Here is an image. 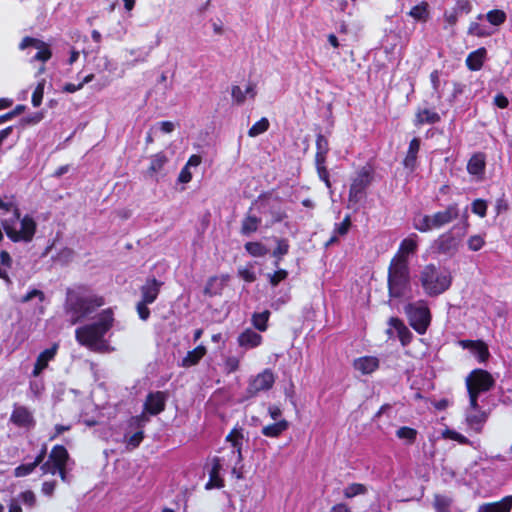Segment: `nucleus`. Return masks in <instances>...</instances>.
<instances>
[{
	"instance_id": "obj_2",
	"label": "nucleus",
	"mask_w": 512,
	"mask_h": 512,
	"mask_svg": "<svg viewBox=\"0 0 512 512\" xmlns=\"http://www.w3.org/2000/svg\"><path fill=\"white\" fill-rule=\"evenodd\" d=\"M388 294L391 298L400 299L411 291L409 262L401 255H394L388 267Z\"/></svg>"
},
{
	"instance_id": "obj_44",
	"label": "nucleus",
	"mask_w": 512,
	"mask_h": 512,
	"mask_svg": "<svg viewBox=\"0 0 512 512\" xmlns=\"http://www.w3.org/2000/svg\"><path fill=\"white\" fill-rule=\"evenodd\" d=\"M351 226V216L347 214L340 223H335L333 233L339 237H344L349 233Z\"/></svg>"
},
{
	"instance_id": "obj_51",
	"label": "nucleus",
	"mask_w": 512,
	"mask_h": 512,
	"mask_svg": "<svg viewBox=\"0 0 512 512\" xmlns=\"http://www.w3.org/2000/svg\"><path fill=\"white\" fill-rule=\"evenodd\" d=\"M148 420L149 419L145 416L144 413L137 416H132L128 420V427L131 429H136L137 431H144V426Z\"/></svg>"
},
{
	"instance_id": "obj_50",
	"label": "nucleus",
	"mask_w": 512,
	"mask_h": 512,
	"mask_svg": "<svg viewBox=\"0 0 512 512\" xmlns=\"http://www.w3.org/2000/svg\"><path fill=\"white\" fill-rule=\"evenodd\" d=\"M468 34L477 37H488L492 34L486 27L480 25L478 22H471L468 27Z\"/></svg>"
},
{
	"instance_id": "obj_11",
	"label": "nucleus",
	"mask_w": 512,
	"mask_h": 512,
	"mask_svg": "<svg viewBox=\"0 0 512 512\" xmlns=\"http://www.w3.org/2000/svg\"><path fill=\"white\" fill-rule=\"evenodd\" d=\"M70 455L65 446L56 444L52 447L46 461L42 462L40 470L43 474H48L50 470L60 469L67 466Z\"/></svg>"
},
{
	"instance_id": "obj_27",
	"label": "nucleus",
	"mask_w": 512,
	"mask_h": 512,
	"mask_svg": "<svg viewBox=\"0 0 512 512\" xmlns=\"http://www.w3.org/2000/svg\"><path fill=\"white\" fill-rule=\"evenodd\" d=\"M263 337L252 329H246L238 336V344L245 348H256L261 345Z\"/></svg>"
},
{
	"instance_id": "obj_34",
	"label": "nucleus",
	"mask_w": 512,
	"mask_h": 512,
	"mask_svg": "<svg viewBox=\"0 0 512 512\" xmlns=\"http://www.w3.org/2000/svg\"><path fill=\"white\" fill-rule=\"evenodd\" d=\"M429 5L427 2L422 1L421 3L413 6L409 11L411 16L416 21L426 22L429 19Z\"/></svg>"
},
{
	"instance_id": "obj_46",
	"label": "nucleus",
	"mask_w": 512,
	"mask_h": 512,
	"mask_svg": "<svg viewBox=\"0 0 512 512\" xmlns=\"http://www.w3.org/2000/svg\"><path fill=\"white\" fill-rule=\"evenodd\" d=\"M245 250L253 257H263L267 254V248L260 242H247Z\"/></svg>"
},
{
	"instance_id": "obj_38",
	"label": "nucleus",
	"mask_w": 512,
	"mask_h": 512,
	"mask_svg": "<svg viewBox=\"0 0 512 512\" xmlns=\"http://www.w3.org/2000/svg\"><path fill=\"white\" fill-rule=\"evenodd\" d=\"M242 428L234 427L229 434L226 436V441L230 442L234 449H236L239 457L242 456V440H243Z\"/></svg>"
},
{
	"instance_id": "obj_31",
	"label": "nucleus",
	"mask_w": 512,
	"mask_h": 512,
	"mask_svg": "<svg viewBox=\"0 0 512 512\" xmlns=\"http://www.w3.org/2000/svg\"><path fill=\"white\" fill-rule=\"evenodd\" d=\"M417 248H418V235L416 233H411L408 237L404 238L401 241L396 255H401L404 258L408 259V255L416 252Z\"/></svg>"
},
{
	"instance_id": "obj_29",
	"label": "nucleus",
	"mask_w": 512,
	"mask_h": 512,
	"mask_svg": "<svg viewBox=\"0 0 512 512\" xmlns=\"http://www.w3.org/2000/svg\"><path fill=\"white\" fill-rule=\"evenodd\" d=\"M290 424L286 419H280L272 424H268L261 429V433L265 437L278 438L286 430H288Z\"/></svg>"
},
{
	"instance_id": "obj_1",
	"label": "nucleus",
	"mask_w": 512,
	"mask_h": 512,
	"mask_svg": "<svg viewBox=\"0 0 512 512\" xmlns=\"http://www.w3.org/2000/svg\"><path fill=\"white\" fill-rule=\"evenodd\" d=\"M104 304V298L91 293L86 286H79L77 290H69L67 293L66 309L73 315V323L84 319Z\"/></svg>"
},
{
	"instance_id": "obj_25",
	"label": "nucleus",
	"mask_w": 512,
	"mask_h": 512,
	"mask_svg": "<svg viewBox=\"0 0 512 512\" xmlns=\"http://www.w3.org/2000/svg\"><path fill=\"white\" fill-rule=\"evenodd\" d=\"M421 140L418 137H414L410 142L406 152V155L402 161L405 168L411 171L415 170L417 165L418 153L420 150Z\"/></svg>"
},
{
	"instance_id": "obj_6",
	"label": "nucleus",
	"mask_w": 512,
	"mask_h": 512,
	"mask_svg": "<svg viewBox=\"0 0 512 512\" xmlns=\"http://www.w3.org/2000/svg\"><path fill=\"white\" fill-rule=\"evenodd\" d=\"M374 174V168L367 164L357 170L355 175L351 177L348 193L350 205L355 206L366 199L367 190L374 181Z\"/></svg>"
},
{
	"instance_id": "obj_57",
	"label": "nucleus",
	"mask_w": 512,
	"mask_h": 512,
	"mask_svg": "<svg viewBox=\"0 0 512 512\" xmlns=\"http://www.w3.org/2000/svg\"><path fill=\"white\" fill-rule=\"evenodd\" d=\"M288 277V271L285 269H278L274 273L269 274V283L276 287L280 282L284 281Z\"/></svg>"
},
{
	"instance_id": "obj_15",
	"label": "nucleus",
	"mask_w": 512,
	"mask_h": 512,
	"mask_svg": "<svg viewBox=\"0 0 512 512\" xmlns=\"http://www.w3.org/2000/svg\"><path fill=\"white\" fill-rule=\"evenodd\" d=\"M167 395L163 391L149 392L144 402V411L155 416L162 413L166 407Z\"/></svg>"
},
{
	"instance_id": "obj_60",
	"label": "nucleus",
	"mask_w": 512,
	"mask_h": 512,
	"mask_svg": "<svg viewBox=\"0 0 512 512\" xmlns=\"http://www.w3.org/2000/svg\"><path fill=\"white\" fill-rule=\"evenodd\" d=\"M143 439H144V431H136L134 434H132L127 439V442H126L127 448L132 450V449L139 447V445L141 444Z\"/></svg>"
},
{
	"instance_id": "obj_32",
	"label": "nucleus",
	"mask_w": 512,
	"mask_h": 512,
	"mask_svg": "<svg viewBox=\"0 0 512 512\" xmlns=\"http://www.w3.org/2000/svg\"><path fill=\"white\" fill-rule=\"evenodd\" d=\"M512 509V496H507L501 501L485 504L482 512H510Z\"/></svg>"
},
{
	"instance_id": "obj_61",
	"label": "nucleus",
	"mask_w": 512,
	"mask_h": 512,
	"mask_svg": "<svg viewBox=\"0 0 512 512\" xmlns=\"http://www.w3.org/2000/svg\"><path fill=\"white\" fill-rule=\"evenodd\" d=\"M19 498L27 507H34L36 504V496L32 490H26L19 494Z\"/></svg>"
},
{
	"instance_id": "obj_63",
	"label": "nucleus",
	"mask_w": 512,
	"mask_h": 512,
	"mask_svg": "<svg viewBox=\"0 0 512 512\" xmlns=\"http://www.w3.org/2000/svg\"><path fill=\"white\" fill-rule=\"evenodd\" d=\"M231 95L233 100L238 104H243L246 100V93L238 85H233L231 88Z\"/></svg>"
},
{
	"instance_id": "obj_30",
	"label": "nucleus",
	"mask_w": 512,
	"mask_h": 512,
	"mask_svg": "<svg viewBox=\"0 0 512 512\" xmlns=\"http://www.w3.org/2000/svg\"><path fill=\"white\" fill-rule=\"evenodd\" d=\"M206 353V347L203 345H198L193 350L187 352L180 365L185 368L195 366L206 355Z\"/></svg>"
},
{
	"instance_id": "obj_10",
	"label": "nucleus",
	"mask_w": 512,
	"mask_h": 512,
	"mask_svg": "<svg viewBox=\"0 0 512 512\" xmlns=\"http://www.w3.org/2000/svg\"><path fill=\"white\" fill-rule=\"evenodd\" d=\"M465 384L468 393L480 395L495 386V379L487 370L476 368L468 374Z\"/></svg>"
},
{
	"instance_id": "obj_33",
	"label": "nucleus",
	"mask_w": 512,
	"mask_h": 512,
	"mask_svg": "<svg viewBox=\"0 0 512 512\" xmlns=\"http://www.w3.org/2000/svg\"><path fill=\"white\" fill-rule=\"evenodd\" d=\"M290 248L289 241L286 238L276 239V247L272 252V256L276 259L274 266L278 267L283 257L288 254Z\"/></svg>"
},
{
	"instance_id": "obj_35",
	"label": "nucleus",
	"mask_w": 512,
	"mask_h": 512,
	"mask_svg": "<svg viewBox=\"0 0 512 512\" xmlns=\"http://www.w3.org/2000/svg\"><path fill=\"white\" fill-rule=\"evenodd\" d=\"M261 219L254 215H246L242 220L241 234L250 235L258 230Z\"/></svg>"
},
{
	"instance_id": "obj_26",
	"label": "nucleus",
	"mask_w": 512,
	"mask_h": 512,
	"mask_svg": "<svg viewBox=\"0 0 512 512\" xmlns=\"http://www.w3.org/2000/svg\"><path fill=\"white\" fill-rule=\"evenodd\" d=\"M486 168V156L483 152L474 153L467 163V171L473 176H483Z\"/></svg>"
},
{
	"instance_id": "obj_8",
	"label": "nucleus",
	"mask_w": 512,
	"mask_h": 512,
	"mask_svg": "<svg viewBox=\"0 0 512 512\" xmlns=\"http://www.w3.org/2000/svg\"><path fill=\"white\" fill-rule=\"evenodd\" d=\"M274 383L275 375L273 371L269 368L264 369L262 372L249 379L247 388L239 399V402L243 403L249 401L257 397L261 392L269 391L274 386Z\"/></svg>"
},
{
	"instance_id": "obj_4",
	"label": "nucleus",
	"mask_w": 512,
	"mask_h": 512,
	"mask_svg": "<svg viewBox=\"0 0 512 512\" xmlns=\"http://www.w3.org/2000/svg\"><path fill=\"white\" fill-rule=\"evenodd\" d=\"M468 227L469 222L466 216L461 226H452L433 241L431 246L433 253L450 258L454 257L458 253L463 238L467 234Z\"/></svg>"
},
{
	"instance_id": "obj_39",
	"label": "nucleus",
	"mask_w": 512,
	"mask_h": 512,
	"mask_svg": "<svg viewBox=\"0 0 512 512\" xmlns=\"http://www.w3.org/2000/svg\"><path fill=\"white\" fill-rule=\"evenodd\" d=\"M168 162V158L164 152H158L152 156L150 165L148 167V172L150 174H155L160 172L165 164Z\"/></svg>"
},
{
	"instance_id": "obj_16",
	"label": "nucleus",
	"mask_w": 512,
	"mask_h": 512,
	"mask_svg": "<svg viewBox=\"0 0 512 512\" xmlns=\"http://www.w3.org/2000/svg\"><path fill=\"white\" fill-rule=\"evenodd\" d=\"M471 11L472 3L470 0H456L455 6L444 12V21L448 26L453 27L457 24L459 16L469 14Z\"/></svg>"
},
{
	"instance_id": "obj_19",
	"label": "nucleus",
	"mask_w": 512,
	"mask_h": 512,
	"mask_svg": "<svg viewBox=\"0 0 512 512\" xmlns=\"http://www.w3.org/2000/svg\"><path fill=\"white\" fill-rule=\"evenodd\" d=\"M46 455H47V445L43 444L41 446L39 453L36 455L34 461L31 463H24V464L18 465L13 471L14 476L20 478V477H25V476L30 475L31 473L34 472V470L36 469L37 466L42 465V462L44 461Z\"/></svg>"
},
{
	"instance_id": "obj_49",
	"label": "nucleus",
	"mask_w": 512,
	"mask_h": 512,
	"mask_svg": "<svg viewBox=\"0 0 512 512\" xmlns=\"http://www.w3.org/2000/svg\"><path fill=\"white\" fill-rule=\"evenodd\" d=\"M325 164H326V160H323V161L316 160L315 161L318 177L320 178V180H322L325 183L327 188H331L330 175H329V171Z\"/></svg>"
},
{
	"instance_id": "obj_20",
	"label": "nucleus",
	"mask_w": 512,
	"mask_h": 512,
	"mask_svg": "<svg viewBox=\"0 0 512 512\" xmlns=\"http://www.w3.org/2000/svg\"><path fill=\"white\" fill-rule=\"evenodd\" d=\"M488 413L485 411L467 412L465 416V424L467 431L480 434L487 422Z\"/></svg>"
},
{
	"instance_id": "obj_28",
	"label": "nucleus",
	"mask_w": 512,
	"mask_h": 512,
	"mask_svg": "<svg viewBox=\"0 0 512 512\" xmlns=\"http://www.w3.org/2000/svg\"><path fill=\"white\" fill-rule=\"evenodd\" d=\"M487 56V50L480 47L477 50L468 54L466 58V66L471 71H478L483 67L484 61Z\"/></svg>"
},
{
	"instance_id": "obj_22",
	"label": "nucleus",
	"mask_w": 512,
	"mask_h": 512,
	"mask_svg": "<svg viewBox=\"0 0 512 512\" xmlns=\"http://www.w3.org/2000/svg\"><path fill=\"white\" fill-rule=\"evenodd\" d=\"M380 366V361L376 356H362L353 361V367L362 375H368L375 372Z\"/></svg>"
},
{
	"instance_id": "obj_7",
	"label": "nucleus",
	"mask_w": 512,
	"mask_h": 512,
	"mask_svg": "<svg viewBox=\"0 0 512 512\" xmlns=\"http://www.w3.org/2000/svg\"><path fill=\"white\" fill-rule=\"evenodd\" d=\"M404 312L409 325L419 334L423 335L428 330L432 315L427 301L418 300L404 306Z\"/></svg>"
},
{
	"instance_id": "obj_52",
	"label": "nucleus",
	"mask_w": 512,
	"mask_h": 512,
	"mask_svg": "<svg viewBox=\"0 0 512 512\" xmlns=\"http://www.w3.org/2000/svg\"><path fill=\"white\" fill-rule=\"evenodd\" d=\"M37 53L33 56L32 61H41L43 63L47 62L52 57V51L49 44L45 43L44 46H41L37 49Z\"/></svg>"
},
{
	"instance_id": "obj_40",
	"label": "nucleus",
	"mask_w": 512,
	"mask_h": 512,
	"mask_svg": "<svg viewBox=\"0 0 512 512\" xmlns=\"http://www.w3.org/2000/svg\"><path fill=\"white\" fill-rule=\"evenodd\" d=\"M452 498L447 495L435 494L433 506L436 512H450Z\"/></svg>"
},
{
	"instance_id": "obj_41",
	"label": "nucleus",
	"mask_w": 512,
	"mask_h": 512,
	"mask_svg": "<svg viewBox=\"0 0 512 512\" xmlns=\"http://www.w3.org/2000/svg\"><path fill=\"white\" fill-rule=\"evenodd\" d=\"M270 127L269 120L266 117H262L260 120L255 122L248 130L249 137H257L260 134L265 133Z\"/></svg>"
},
{
	"instance_id": "obj_14",
	"label": "nucleus",
	"mask_w": 512,
	"mask_h": 512,
	"mask_svg": "<svg viewBox=\"0 0 512 512\" xmlns=\"http://www.w3.org/2000/svg\"><path fill=\"white\" fill-rule=\"evenodd\" d=\"M164 282L155 278V276H149L145 282L140 286L141 301L153 304L163 287Z\"/></svg>"
},
{
	"instance_id": "obj_43",
	"label": "nucleus",
	"mask_w": 512,
	"mask_h": 512,
	"mask_svg": "<svg viewBox=\"0 0 512 512\" xmlns=\"http://www.w3.org/2000/svg\"><path fill=\"white\" fill-rule=\"evenodd\" d=\"M507 15L503 10L493 9L487 12V21L494 26H500L506 21Z\"/></svg>"
},
{
	"instance_id": "obj_21",
	"label": "nucleus",
	"mask_w": 512,
	"mask_h": 512,
	"mask_svg": "<svg viewBox=\"0 0 512 512\" xmlns=\"http://www.w3.org/2000/svg\"><path fill=\"white\" fill-rule=\"evenodd\" d=\"M441 121L440 114L432 108H417L413 124L416 127L429 124L434 125Z\"/></svg>"
},
{
	"instance_id": "obj_18",
	"label": "nucleus",
	"mask_w": 512,
	"mask_h": 512,
	"mask_svg": "<svg viewBox=\"0 0 512 512\" xmlns=\"http://www.w3.org/2000/svg\"><path fill=\"white\" fill-rule=\"evenodd\" d=\"M58 348L59 344L54 343L50 348L45 349L37 356L32 370L33 377H38L48 367L49 362L55 358Z\"/></svg>"
},
{
	"instance_id": "obj_5",
	"label": "nucleus",
	"mask_w": 512,
	"mask_h": 512,
	"mask_svg": "<svg viewBox=\"0 0 512 512\" xmlns=\"http://www.w3.org/2000/svg\"><path fill=\"white\" fill-rule=\"evenodd\" d=\"M420 282L424 292L430 297H436L447 291L452 284L449 272L440 273L436 265L427 264L420 272Z\"/></svg>"
},
{
	"instance_id": "obj_59",
	"label": "nucleus",
	"mask_w": 512,
	"mask_h": 512,
	"mask_svg": "<svg viewBox=\"0 0 512 512\" xmlns=\"http://www.w3.org/2000/svg\"><path fill=\"white\" fill-rule=\"evenodd\" d=\"M444 435L447 438H449L453 441H456L461 445H469L470 444V440L466 436H464L463 434H461L455 430L448 429V430H446Z\"/></svg>"
},
{
	"instance_id": "obj_54",
	"label": "nucleus",
	"mask_w": 512,
	"mask_h": 512,
	"mask_svg": "<svg viewBox=\"0 0 512 512\" xmlns=\"http://www.w3.org/2000/svg\"><path fill=\"white\" fill-rule=\"evenodd\" d=\"M485 243V239L481 235H472L467 240L468 249L474 252L481 250Z\"/></svg>"
},
{
	"instance_id": "obj_42",
	"label": "nucleus",
	"mask_w": 512,
	"mask_h": 512,
	"mask_svg": "<svg viewBox=\"0 0 512 512\" xmlns=\"http://www.w3.org/2000/svg\"><path fill=\"white\" fill-rule=\"evenodd\" d=\"M367 493V488L361 483L349 484L344 490L343 495L345 498L350 499L358 495H364Z\"/></svg>"
},
{
	"instance_id": "obj_55",
	"label": "nucleus",
	"mask_w": 512,
	"mask_h": 512,
	"mask_svg": "<svg viewBox=\"0 0 512 512\" xmlns=\"http://www.w3.org/2000/svg\"><path fill=\"white\" fill-rule=\"evenodd\" d=\"M471 210L474 214L483 218L487 214V203L483 199H475L471 204Z\"/></svg>"
},
{
	"instance_id": "obj_47",
	"label": "nucleus",
	"mask_w": 512,
	"mask_h": 512,
	"mask_svg": "<svg viewBox=\"0 0 512 512\" xmlns=\"http://www.w3.org/2000/svg\"><path fill=\"white\" fill-rule=\"evenodd\" d=\"M417 430L408 426H402L396 431V436L407 440L408 444H413L417 438Z\"/></svg>"
},
{
	"instance_id": "obj_56",
	"label": "nucleus",
	"mask_w": 512,
	"mask_h": 512,
	"mask_svg": "<svg viewBox=\"0 0 512 512\" xmlns=\"http://www.w3.org/2000/svg\"><path fill=\"white\" fill-rule=\"evenodd\" d=\"M46 42L38 39V38H34V37H30V36H26L22 39V41L20 42L19 44V48L21 50H24L28 47H34L36 49H39L41 46H44Z\"/></svg>"
},
{
	"instance_id": "obj_64",
	"label": "nucleus",
	"mask_w": 512,
	"mask_h": 512,
	"mask_svg": "<svg viewBox=\"0 0 512 512\" xmlns=\"http://www.w3.org/2000/svg\"><path fill=\"white\" fill-rule=\"evenodd\" d=\"M240 361L235 356H230L226 358L224 362L225 370L227 373H233L236 372L239 369Z\"/></svg>"
},
{
	"instance_id": "obj_23",
	"label": "nucleus",
	"mask_w": 512,
	"mask_h": 512,
	"mask_svg": "<svg viewBox=\"0 0 512 512\" xmlns=\"http://www.w3.org/2000/svg\"><path fill=\"white\" fill-rule=\"evenodd\" d=\"M221 469L222 464L220 458L214 457L212 460L211 469L209 471V480L205 485V488L207 490H211L214 488L220 489L224 487V479L220 476Z\"/></svg>"
},
{
	"instance_id": "obj_37",
	"label": "nucleus",
	"mask_w": 512,
	"mask_h": 512,
	"mask_svg": "<svg viewBox=\"0 0 512 512\" xmlns=\"http://www.w3.org/2000/svg\"><path fill=\"white\" fill-rule=\"evenodd\" d=\"M329 152V142L328 139L321 133L316 136V153H315V161H323L327 159V154Z\"/></svg>"
},
{
	"instance_id": "obj_13",
	"label": "nucleus",
	"mask_w": 512,
	"mask_h": 512,
	"mask_svg": "<svg viewBox=\"0 0 512 512\" xmlns=\"http://www.w3.org/2000/svg\"><path fill=\"white\" fill-rule=\"evenodd\" d=\"M9 420L19 428L30 429L36 424L33 413L24 405L15 404Z\"/></svg>"
},
{
	"instance_id": "obj_24",
	"label": "nucleus",
	"mask_w": 512,
	"mask_h": 512,
	"mask_svg": "<svg viewBox=\"0 0 512 512\" xmlns=\"http://www.w3.org/2000/svg\"><path fill=\"white\" fill-rule=\"evenodd\" d=\"M388 324L390 327L396 330L397 336L402 346L405 347L411 343L413 339V334L405 325L403 320H401L398 317H391L388 321Z\"/></svg>"
},
{
	"instance_id": "obj_62",
	"label": "nucleus",
	"mask_w": 512,
	"mask_h": 512,
	"mask_svg": "<svg viewBox=\"0 0 512 512\" xmlns=\"http://www.w3.org/2000/svg\"><path fill=\"white\" fill-rule=\"evenodd\" d=\"M37 297L40 302H43L45 300V294L43 291L39 289H32L28 291L25 295H23L20 299L21 303H27L31 301L33 298Z\"/></svg>"
},
{
	"instance_id": "obj_45",
	"label": "nucleus",
	"mask_w": 512,
	"mask_h": 512,
	"mask_svg": "<svg viewBox=\"0 0 512 512\" xmlns=\"http://www.w3.org/2000/svg\"><path fill=\"white\" fill-rule=\"evenodd\" d=\"M414 229L421 233L429 232L433 229H436L433 222L432 215H424L418 222L413 223Z\"/></svg>"
},
{
	"instance_id": "obj_12",
	"label": "nucleus",
	"mask_w": 512,
	"mask_h": 512,
	"mask_svg": "<svg viewBox=\"0 0 512 512\" xmlns=\"http://www.w3.org/2000/svg\"><path fill=\"white\" fill-rule=\"evenodd\" d=\"M280 202L281 199L278 196L272 201L268 199L261 202V206L264 209L263 213L271 217L270 221L267 223V227L274 226L288 217L286 210L281 207Z\"/></svg>"
},
{
	"instance_id": "obj_48",
	"label": "nucleus",
	"mask_w": 512,
	"mask_h": 512,
	"mask_svg": "<svg viewBox=\"0 0 512 512\" xmlns=\"http://www.w3.org/2000/svg\"><path fill=\"white\" fill-rule=\"evenodd\" d=\"M479 363H485L490 358L488 345L482 340L478 346L472 351Z\"/></svg>"
},
{
	"instance_id": "obj_58",
	"label": "nucleus",
	"mask_w": 512,
	"mask_h": 512,
	"mask_svg": "<svg viewBox=\"0 0 512 512\" xmlns=\"http://www.w3.org/2000/svg\"><path fill=\"white\" fill-rule=\"evenodd\" d=\"M150 304L151 303L144 302L141 300H139L136 304L137 314L142 321H147L150 317L151 312L150 309L148 308V305Z\"/></svg>"
},
{
	"instance_id": "obj_36",
	"label": "nucleus",
	"mask_w": 512,
	"mask_h": 512,
	"mask_svg": "<svg viewBox=\"0 0 512 512\" xmlns=\"http://www.w3.org/2000/svg\"><path fill=\"white\" fill-rule=\"evenodd\" d=\"M270 315H271V313L269 310H264L263 312H260V313H257V312L253 313L251 322H252V325L254 326V328L260 332L266 331L268 328V321H269Z\"/></svg>"
},
{
	"instance_id": "obj_53",
	"label": "nucleus",
	"mask_w": 512,
	"mask_h": 512,
	"mask_svg": "<svg viewBox=\"0 0 512 512\" xmlns=\"http://www.w3.org/2000/svg\"><path fill=\"white\" fill-rule=\"evenodd\" d=\"M44 86H45V81L42 80L41 82H39L37 84L36 88L34 89V91L32 93L31 102L34 107H39L42 103L43 96H44Z\"/></svg>"
},
{
	"instance_id": "obj_9",
	"label": "nucleus",
	"mask_w": 512,
	"mask_h": 512,
	"mask_svg": "<svg viewBox=\"0 0 512 512\" xmlns=\"http://www.w3.org/2000/svg\"><path fill=\"white\" fill-rule=\"evenodd\" d=\"M20 224H21V229L19 231H17L15 229V227L13 226V224H10V222L8 220H4L2 221V226H3V229L7 235V237L12 241V242H30L32 241L35 233H36V229H37V224L35 222V220L33 219L32 216L30 215H25L21 221H20Z\"/></svg>"
},
{
	"instance_id": "obj_3",
	"label": "nucleus",
	"mask_w": 512,
	"mask_h": 512,
	"mask_svg": "<svg viewBox=\"0 0 512 512\" xmlns=\"http://www.w3.org/2000/svg\"><path fill=\"white\" fill-rule=\"evenodd\" d=\"M113 322L112 310L110 308L105 309L100 313L98 321L78 327L75 330V338L80 345L92 348L112 328Z\"/></svg>"
},
{
	"instance_id": "obj_17",
	"label": "nucleus",
	"mask_w": 512,
	"mask_h": 512,
	"mask_svg": "<svg viewBox=\"0 0 512 512\" xmlns=\"http://www.w3.org/2000/svg\"><path fill=\"white\" fill-rule=\"evenodd\" d=\"M460 216V209L457 203L449 204L444 210L435 212L433 217L434 226L439 229Z\"/></svg>"
}]
</instances>
